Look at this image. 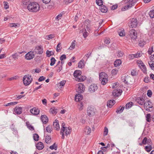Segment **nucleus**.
Wrapping results in <instances>:
<instances>
[{
	"mask_svg": "<svg viewBox=\"0 0 154 154\" xmlns=\"http://www.w3.org/2000/svg\"><path fill=\"white\" fill-rule=\"evenodd\" d=\"M27 8L30 11L35 12L39 10L40 6L36 2H30L27 6Z\"/></svg>",
	"mask_w": 154,
	"mask_h": 154,
	"instance_id": "f257e3e1",
	"label": "nucleus"
},
{
	"mask_svg": "<svg viewBox=\"0 0 154 154\" xmlns=\"http://www.w3.org/2000/svg\"><path fill=\"white\" fill-rule=\"evenodd\" d=\"M23 82L25 86L29 85L32 81V78L31 75L29 74L25 75L23 78Z\"/></svg>",
	"mask_w": 154,
	"mask_h": 154,
	"instance_id": "f03ea898",
	"label": "nucleus"
},
{
	"mask_svg": "<svg viewBox=\"0 0 154 154\" xmlns=\"http://www.w3.org/2000/svg\"><path fill=\"white\" fill-rule=\"evenodd\" d=\"M76 91L79 93H82L85 91V87L82 83H79L76 85Z\"/></svg>",
	"mask_w": 154,
	"mask_h": 154,
	"instance_id": "7ed1b4c3",
	"label": "nucleus"
},
{
	"mask_svg": "<svg viewBox=\"0 0 154 154\" xmlns=\"http://www.w3.org/2000/svg\"><path fill=\"white\" fill-rule=\"evenodd\" d=\"M134 0H128L127 2L128 4L127 5L124 6V8H122V10L124 11L128 9V8L131 7L133 4L135 3Z\"/></svg>",
	"mask_w": 154,
	"mask_h": 154,
	"instance_id": "20e7f679",
	"label": "nucleus"
},
{
	"mask_svg": "<svg viewBox=\"0 0 154 154\" xmlns=\"http://www.w3.org/2000/svg\"><path fill=\"white\" fill-rule=\"evenodd\" d=\"M129 35L131 38L133 40H135L137 37V32L134 29L130 30L129 32Z\"/></svg>",
	"mask_w": 154,
	"mask_h": 154,
	"instance_id": "39448f33",
	"label": "nucleus"
},
{
	"mask_svg": "<svg viewBox=\"0 0 154 154\" xmlns=\"http://www.w3.org/2000/svg\"><path fill=\"white\" fill-rule=\"evenodd\" d=\"M137 20L136 18H133L130 20L129 25L132 28L135 27L137 25Z\"/></svg>",
	"mask_w": 154,
	"mask_h": 154,
	"instance_id": "423d86ee",
	"label": "nucleus"
},
{
	"mask_svg": "<svg viewBox=\"0 0 154 154\" xmlns=\"http://www.w3.org/2000/svg\"><path fill=\"white\" fill-rule=\"evenodd\" d=\"M151 102L149 100L146 101L144 104V107L146 110L148 111H150V108H152V106L151 105Z\"/></svg>",
	"mask_w": 154,
	"mask_h": 154,
	"instance_id": "0eeeda50",
	"label": "nucleus"
},
{
	"mask_svg": "<svg viewBox=\"0 0 154 154\" xmlns=\"http://www.w3.org/2000/svg\"><path fill=\"white\" fill-rule=\"evenodd\" d=\"M87 113L88 115L90 116L94 115L95 114L94 108L91 106H89L87 109Z\"/></svg>",
	"mask_w": 154,
	"mask_h": 154,
	"instance_id": "6e6552de",
	"label": "nucleus"
},
{
	"mask_svg": "<svg viewBox=\"0 0 154 154\" xmlns=\"http://www.w3.org/2000/svg\"><path fill=\"white\" fill-rule=\"evenodd\" d=\"M34 57L33 51H30L26 54L25 56V58L27 60H30Z\"/></svg>",
	"mask_w": 154,
	"mask_h": 154,
	"instance_id": "1a4fd4ad",
	"label": "nucleus"
},
{
	"mask_svg": "<svg viewBox=\"0 0 154 154\" xmlns=\"http://www.w3.org/2000/svg\"><path fill=\"white\" fill-rule=\"evenodd\" d=\"M97 88V86L96 84H92L89 87L88 89L89 92L92 93L94 92Z\"/></svg>",
	"mask_w": 154,
	"mask_h": 154,
	"instance_id": "9d476101",
	"label": "nucleus"
},
{
	"mask_svg": "<svg viewBox=\"0 0 154 154\" xmlns=\"http://www.w3.org/2000/svg\"><path fill=\"white\" fill-rule=\"evenodd\" d=\"M34 51L36 54H41L43 52V49L41 46H37L35 48Z\"/></svg>",
	"mask_w": 154,
	"mask_h": 154,
	"instance_id": "9b49d317",
	"label": "nucleus"
},
{
	"mask_svg": "<svg viewBox=\"0 0 154 154\" xmlns=\"http://www.w3.org/2000/svg\"><path fill=\"white\" fill-rule=\"evenodd\" d=\"M122 91L121 90L119 89L118 88L115 89L112 92L113 95L115 97H118L121 94Z\"/></svg>",
	"mask_w": 154,
	"mask_h": 154,
	"instance_id": "f8f14e48",
	"label": "nucleus"
},
{
	"mask_svg": "<svg viewBox=\"0 0 154 154\" xmlns=\"http://www.w3.org/2000/svg\"><path fill=\"white\" fill-rule=\"evenodd\" d=\"M71 130L69 127H66L64 129H61L60 133H64V132L66 135H68L70 134Z\"/></svg>",
	"mask_w": 154,
	"mask_h": 154,
	"instance_id": "ddd939ff",
	"label": "nucleus"
},
{
	"mask_svg": "<svg viewBox=\"0 0 154 154\" xmlns=\"http://www.w3.org/2000/svg\"><path fill=\"white\" fill-rule=\"evenodd\" d=\"M135 100L137 103L141 105H143L144 103L145 100L143 97H138Z\"/></svg>",
	"mask_w": 154,
	"mask_h": 154,
	"instance_id": "4468645a",
	"label": "nucleus"
},
{
	"mask_svg": "<svg viewBox=\"0 0 154 154\" xmlns=\"http://www.w3.org/2000/svg\"><path fill=\"white\" fill-rule=\"evenodd\" d=\"M30 112L34 115H37L39 113V110L38 108L34 107L30 109Z\"/></svg>",
	"mask_w": 154,
	"mask_h": 154,
	"instance_id": "2eb2a0df",
	"label": "nucleus"
},
{
	"mask_svg": "<svg viewBox=\"0 0 154 154\" xmlns=\"http://www.w3.org/2000/svg\"><path fill=\"white\" fill-rule=\"evenodd\" d=\"M14 111L17 114H20L22 112V108L19 106H17L15 108Z\"/></svg>",
	"mask_w": 154,
	"mask_h": 154,
	"instance_id": "dca6fc26",
	"label": "nucleus"
},
{
	"mask_svg": "<svg viewBox=\"0 0 154 154\" xmlns=\"http://www.w3.org/2000/svg\"><path fill=\"white\" fill-rule=\"evenodd\" d=\"M82 94H78L75 95V100L76 102H78L82 100Z\"/></svg>",
	"mask_w": 154,
	"mask_h": 154,
	"instance_id": "f3484780",
	"label": "nucleus"
},
{
	"mask_svg": "<svg viewBox=\"0 0 154 154\" xmlns=\"http://www.w3.org/2000/svg\"><path fill=\"white\" fill-rule=\"evenodd\" d=\"M53 126L54 128L57 130H59L60 126L58 121L56 120L55 122H53Z\"/></svg>",
	"mask_w": 154,
	"mask_h": 154,
	"instance_id": "a211bd4d",
	"label": "nucleus"
},
{
	"mask_svg": "<svg viewBox=\"0 0 154 154\" xmlns=\"http://www.w3.org/2000/svg\"><path fill=\"white\" fill-rule=\"evenodd\" d=\"M41 119L44 123L46 124L48 122V118L45 115H42L41 117Z\"/></svg>",
	"mask_w": 154,
	"mask_h": 154,
	"instance_id": "6ab92c4d",
	"label": "nucleus"
},
{
	"mask_svg": "<svg viewBox=\"0 0 154 154\" xmlns=\"http://www.w3.org/2000/svg\"><path fill=\"white\" fill-rule=\"evenodd\" d=\"M82 72L79 70H75L74 73L73 75L75 77L76 79L78 77L81 75Z\"/></svg>",
	"mask_w": 154,
	"mask_h": 154,
	"instance_id": "aec40b11",
	"label": "nucleus"
},
{
	"mask_svg": "<svg viewBox=\"0 0 154 154\" xmlns=\"http://www.w3.org/2000/svg\"><path fill=\"white\" fill-rule=\"evenodd\" d=\"M141 63V65H138L140 67V68L143 71V72L144 73H146V67L144 65L143 63Z\"/></svg>",
	"mask_w": 154,
	"mask_h": 154,
	"instance_id": "412c9836",
	"label": "nucleus"
},
{
	"mask_svg": "<svg viewBox=\"0 0 154 154\" xmlns=\"http://www.w3.org/2000/svg\"><path fill=\"white\" fill-rule=\"evenodd\" d=\"M115 101L114 100H110L108 102L107 106L108 107L111 108L115 104Z\"/></svg>",
	"mask_w": 154,
	"mask_h": 154,
	"instance_id": "4be33fe9",
	"label": "nucleus"
},
{
	"mask_svg": "<svg viewBox=\"0 0 154 154\" xmlns=\"http://www.w3.org/2000/svg\"><path fill=\"white\" fill-rule=\"evenodd\" d=\"M79 77H78L75 79L76 81L79 82L83 81L86 78L85 76L81 75L79 76Z\"/></svg>",
	"mask_w": 154,
	"mask_h": 154,
	"instance_id": "5701e85b",
	"label": "nucleus"
},
{
	"mask_svg": "<svg viewBox=\"0 0 154 154\" xmlns=\"http://www.w3.org/2000/svg\"><path fill=\"white\" fill-rule=\"evenodd\" d=\"M85 66V60L82 59L79 61L78 63V67L79 68H82Z\"/></svg>",
	"mask_w": 154,
	"mask_h": 154,
	"instance_id": "b1692460",
	"label": "nucleus"
},
{
	"mask_svg": "<svg viewBox=\"0 0 154 154\" xmlns=\"http://www.w3.org/2000/svg\"><path fill=\"white\" fill-rule=\"evenodd\" d=\"M36 147L38 149L41 150L43 148L44 146L42 143L39 142L37 144Z\"/></svg>",
	"mask_w": 154,
	"mask_h": 154,
	"instance_id": "393cba45",
	"label": "nucleus"
},
{
	"mask_svg": "<svg viewBox=\"0 0 154 154\" xmlns=\"http://www.w3.org/2000/svg\"><path fill=\"white\" fill-rule=\"evenodd\" d=\"M104 78H108L107 74L105 72H102L100 73L99 74V79H102Z\"/></svg>",
	"mask_w": 154,
	"mask_h": 154,
	"instance_id": "a878e982",
	"label": "nucleus"
},
{
	"mask_svg": "<svg viewBox=\"0 0 154 154\" xmlns=\"http://www.w3.org/2000/svg\"><path fill=\"white\" fill-rule=\"evenodd\" d=\"M108 78H104L102 79H99L100 80L102 84L103 85H106L108 82Z\"/></svg>",
	"mask_w": 154,
	"mask_h": 154,
	"instance_id": "bb28decb",
	"label": "nucleus"
},
{
	"mask_svg": "<svg viewBox=\"0 0 154 154\" xmlns=\"http://www.w3.org/2000/svg\"><path fill=\"white\" fill-rule=\"evenodd\" d=\"M23 52H21L15 53L12 55V57L14 59H17L18 58V57L19 56V55Z\"/></svg>",
	"mask_w": 154,
	"mask_h": 154,
	"instance_id": "cd10ccee",
	"label": "nucleus"
},
{
	"mask_svg": "<svg viewBox=\"0 0 154 154\" xmlns=\"http://www.w3.org/2000/svg\"><path fill=\"white\" fill-rule=\"evenodd\" d=\"M100 10L103 13H106L107 12L108 9L105 6L103 5L101 7Z\"/></svg>",
	"mask_w": 154,
	"mask_h": 154,
	"instance_id": "c85d7f7f",
	"label": "nucleus"
},
{
	"mask_svg": "<svg viewBox=\"0 0 154 154\" xmlns=\"http://www.w3.org/2000/svg\"><path fill=\"white\" fill-rule=\"evenodd\" d=\"M121 61L119 59L116 60L114 62V65L115 67L119 66L121 63Z\"/></svg>",
	"mask_w": 154,
	"mask_h": 154,
	"instance_id": "c756f323",
	"label": "nucleus"
},
{
	"mask_svg": "<svg viewBox=\"0 0 154 154\" xmlns=\"http://www.w3.org/2000/svg\"><path fill=\"white\" fill-rule=\"evenodd\" d=\"M57 108L55 107H53L50 109V112L53 114H56L57 113Z\"/></svg>",
	"mask_w": 154,
	"mask_h": 154,
	"instance_id": "7c9ffc66",
	"label": "nucleus"
},
{
	"mask_svg": "<svg viewBox=\"0 0 154 154\" xmlns=\"http://www.w3.org/2000/svg\"><path fill=\"white\" fill-rule=\"evenodd\" d=\"M46 54L47 57H50L54 54V52L52 51L47 50L46 51Z\"/></svg>",
	"mask_w": 154,
	"mask_h": 154,
	"instance_id": "2f4dec72",
	"label": "nucleus"
},
{
	"mask_svg": "<svg viewBox=\"0 0 154 154\" xmlns=\"http://www.w3.org/2000/svg\"><path fill=\"white\" fill-rule=\"evenodd\" d=\"M91 52H89L88 54H86L83 57L84 60H86V61L91 56Z\"/></svg>",
	"mask_w": 154,
	"mask_h": 154,
	"instance_id": "473e14b6",
	"label": "nucleus"
},
{
	"mask_svg": "<svg viewBox=\"0 0 154 154\" xmlns=\"http://www.w3.org/2000/svg\"><path fill=\"white\" fill-rule=\"evenodd\" d=\"M145 149L148 152H149L152 149L151 146H146L145 147Z\"/></svg>",
	"mask_w": 154,
	"mask_h": 154,
	"instance_id": "72a5a7b5",
	"label": "nucleus"
},
{
	"mask_svg": "<svg viewBox=\"0 0 154 154\" xmlns=\"http://www.w3.org/2000/svg\"><path fill=\"white\" fill-rule=\"evenodd\" d=\"M75 41L74 40L71 43V45L69 48V49L70 50H72L75 48Z\"/></svg>",
	"mask_w": 154,
	"mask_h": 154,
	"instance_id": "f704fd0d",
	"label": "nucleus"
},
{
	"mask_svg": "<svg viewBox=\"0 0 154 154\" xmlns=\"http://www.w3.org/2000/svg\"><path fill=\"white\" fill-rule=\"evenodd\" d=\"M85 132L87 133L88 134H89L91 133V128L88 126L86 127L85 129Z\"/></svg>",
	"mask_w": 154,
	"mask_h": 154,
	"instance_id": "c9c22d12",
	"label": "nucleus"
},
{
	"mask_svg": "<svg viewBox=\"0 0 154 154\" xmlns=\"http://www.w3.org/2000/svg\"><path fill=\"white\" fill-rule=\"evenodd\" d=\"M51 137L49 136H46L45 138V142L47 143H51Z\"/></svg>",
	"mask_w": 154,
	"mask_h": 154,
	"instance_id": "e433bc0d",
	"label": "nucleus"
},
{
	"mask_svg": "<svg viewBox=\"0 0 154 154\" xmlns=\"http://www.w3.org/2000/svg\"><path fill=\"white\" fill-rule=\"evenodd\" d=\"M61 46V44L60 42L58 44L57 47L56 51L57 52H59L61 50L62 48Z\"/></svg>",
	"mask_w": 154,
	"mask_h": 154,
	"instance_id": "4c0bfd02",
	"label": "nucleus"
},
{
	"mask_svg": "<svg viewBox=\"0 0 154 154\" xmlns=\"http://www.w3.org/2000/svg\"><path fill=\"white\" fill-rule=\"evenodd\" d=\"M124 107H122L121 108L120 107L118 108L117 110L116 111V112L117 113H121L124 110Z\"/></svg>",
	"mask_w": 154,
	"mask_h": 154,
	"instance_id": "58836bf2",
	"label": "nucleus"
},
{
	"mask_svg": "<svg viewBox=\"0 0 154 154\" xmlns=\"http://www.w3.org/2000/svg\"><path fill=\"white\" fill-rule=\"evenodd\" d=\"M26 125L27 127L31 130H33L34 129L33 127L29 123L27 122H26Z\"/></svg>",
	"mask_w": 154,
	"mask_h": 154,
	"instance_id": "ea45409f",
	"label": "nucleus"
},
{
	"mask_svg": "<svg viewBox=\"0 0 154 154\" xmlns=\"http://www.w3.org/2000/svg\"><path fill=\"white\" fill-rule=\"evenodd\" d=\"M56 61V60L54 57H52L51 59V63L50 65L51 66H52L55 63Z\"/></svg>",
	"mask_w": 154,
	"mask_h": 154,
	"instance_id": "a19ab883",
	"label": "nucleus"
},
{
	"mask_svg": "<svg viewBox=\"0 0 154 154\" xmlns=\"http://www.w3.org/2000/svg\"><path fill=\"white\" fill-rule=\"evenodd\" d=\"M149 16L151 18L154 17V10H152L150 11L149 13Z\"/></svg>",
	"mask_w": 154,
	"mask_h": 154,
	"instance_id": "79ce46f5",
	"label": "nucleus"
},
{
	"mask_svg": "<svg viewBox=\"0 0 154 154\" xmlns=\"http://www.w3.org/2000/svg\"><path fill=\"white\" fill-rule=\"evenodd\" d=\"M33 138L35 140L38 141L39 140V137L38 134H35L33 135Z\"/></svg>",
	"mask_w": 154,
	"mask_h": 154,
	"instance_id": "37998d69",
	"label": "nucleus"
},
{
	"mask_svg": "<svg viewBox=\"0 0 154 154\" xmlns=\"http://www.w3.org/2000/svg\"><path fill=\"white\" fill-rule=\"evenodd\" d=\"M133 105V103L132 102H130L128 103L125 105V107L126 109L129 108Z\"/></svg>",
	"mask_w": 154,
	"mask_h": 154,
	"instance_id": "c03bdc74",
	"label": "nucleus"
},
{
	"mask_svg": "<svg viewBox=\"0 0 154 154\" xmlns=\"http://www.w3.org/2000/svg\"><path fill=\"white\" fill-rule=\"evenodd\" d=\"M83 103L82 102H81L78 105L79 109L80 110H82L83 109Z\"/></svg>",
	"mask_w": 154,
	"mask_h": 154,
	"instance_id": "a18cd8bd",
	"label": "nucleus"
},
{
	"mask_svg": "<svg viewBox=\"0 0 154 154\" xmlns=\"http://www.w3.org/2000/svg\"><path fill=\"white\" fill-rule=\"evenodd\" d=\"M134 57L136 58H138L141 57L142 55L141 52H137L136 54H134Z\"/></svg>",
	"mask_w": 154,
	"mask_h": 154,
	"instance_id": "49530a36",
	"label": "nucleus"
},
{
	"mask_svg": "<svg viewBox=\"0 0 154 154\" xmlns=\"http://www.w3.org/2000/svg\"><path fill=\"white\" fill-rule=\"evenodd\" d=\"M54 37L53 34H51L48 35H47L45 37V39L47 40H49L50 39L53 38Z\"/></svg>",
	"mask_w": 154,
	"mask_h": 154,
	"instance_id": "de8ad7c7",
	"label": "nucleus"
},
{
	"mask_svg": "<svg viewBox=\"0 0 154 154\" xmlns=\"http://www.w3.org/2000/svg\"><path fill=\"white\" fill-rule=\"evenodd\" d=\"M49 148L51 149H55L56 150L57 149V146L55 143H54L53 145L50 146Z\"/></svg>",
	"mask_w": 154,
	"mask_h": 154,
	"instance_id": "09e8293b",
	"label": "nucleus"
},
{
	"mask_svg": "<svg viewBox=\"0 0 154 154\" xmlns=\"http://www.w3.org/2000/svg\"><path fill=\"white\" fill-rule=\"evenodd\" d=\"M18 102H11L6 104L5 106H8L10 105H14L17 104Z\"/></svg>",
	"mask_w": 154,
	"mask_h": 154,
	"instance_id": "8fccbe9b",
	"label": "nucleus"
},
{
	"mask_svg": "<svg viewBox=\"0 0 154 154\" xmlns=\"http://www.w3.org/2000/svg\"><path fill=\"white\" fill-rule=\"evenodd\" d=\"M151 115L150 114H147L146 116V121L149 122L151 121Z\"/></svg>",
	"mask_w": 154,
	"mask_h": 154,
	"instance_id": "3c124183",
	"label": "nucleus"
},
{
	"mask_svg": "<svg viewBox=\"0 0 154 154\" xmlns=\"http://www.w3.org/2000/svg\"><path fill=\"white\" fill-rule=\"evenodd\" d=\"M96 3L99 6H101L103 5V2L102 0H96Z\"/></svg>",
	"mask_w": 154,
	"mask_h": 154,
	"instance_id": "603ef678",
	"label": "nucleus"
},
{
	"mask_svg": "<svg viewBox=\"0 0 154 154\" xmlns=\"http://www.w3.org/2000/svg\"><path fill=\"white\" fill-rule=\"evenodd\" d=\"M119 35L121 36H123L125 35V33L124 30H121L119 32Z\"/></svg>",
	"mask_w": 154,
	"mask_h": 154,
	"instance_id": "864d4df0",
	"label": "nucleus"
},
{
	"mask_svg": "<svg viewBox=\"0 0 154 154\" xmlns=\"http://www.w3.org/2000/svg\"><path fill=\"white\" fill-rule=\"evenodd\" d=\"M118 72V70L117 69H113L112 71V75L117 74Z\"/></svg>",
	"mask_w": 154,
	"mask_h": 154,
	"instance_id": "5fc2aeb1",
	"label": "nucleus"
},
{
	"mask_svg": "<svg viewBox=\"0 0 154 154\" xmlns=\"http://www.w3.org/2000/svg\"><path fill=\"white\" fill-rule=\"evenodd\" d=\"M123 54H124L122 51H119L118 52L117 56L118 57H122Z\"/></svg>",
	"mask_w": 154,
	"mask_h": 154,
	"instance_id": "6e6d98bb",
	"label": "nucleus"
},
{
	"mask_svg": "<svg viewBox=\"0 0 154 154\" xmlns=\"http://www.w3.org/2000/svg\"><path fill=\"white\" fill-rule=\"evenodd\" d=\"M9 26L10 27H18V24L17 23H11L9 24Z\"/></svg>",
	"mask_w": 154,
	"mask_h": 154,
	"instance_id": "4d7b16f0",
	"label": "nucleus"
},
{
	"mask_svg": "<svg viewBox=\"0 0 154 154\" xmlns=\"http://www.w3.org/2000/svg\"><path fill=\"white\" fill-rule=\"evenodd\" d=\"M29 0H22V3L23 5H26L28 4Z\"/></svg>",
	"mask_w": 154,
	"mask_h": 154,
	"instance_id": "13d9d810",
	"label": "nucleus"
},
{
	"mask_svg": "<svg viewBox=\"0 0 154 154\" xmlns=\"http://www.w3.org/2000/svg\"><path fill=\"white\" fill-rule=\"evenodd\" d=\"M57 67V72H59L60 71L62 70V67L61 65H59L57 66H56Z\"/></svg>",
	"mask_w": 154,
	"mask_h": 154,
	"instance_id": "bf43d9fd",
	"label": "nucleus"
},
{
	"mask_svg": "<svg viewBox=\"0 0 154 154\" xmlns=\"http://www.w3.org/2000/svg\"><path fill=\"white\" fill-rule=\"evenodd\" d=\"M66 82V81L65 80H63L60 82L59 83L60 85L59 87H60L61 86H63L64 85Z\"/></svg>",
	"mask_w": 154,
	"mask_h": 154,
	"instance_id": "052dcab7",
	"label": "nucleus"
},
{
	"mask_svg": "<svg viewBox=\"0 0 154 154\" xmlns=\"http://www.w3.org/2000/svg\"><path fill=\"white\" fill-rule=\"evenodd\" d=\"M104 131L103 133V135L105 136L108 133V129L107 128L105 127L104 128Z\"/></svg>",
	"mask_w": 154,
	"mask_h": 154,
	"instance_id": "680f3d73",
	"label": "nucleus"
},
{
	"mask_svg": "<svg viewBox=\"0 0 154 154\" xmlns=\"http://www.w3.org/2000/svg\"><path fill=\"white\" fill-rule=\"evenodd\" d=\"M4 7L5 9H7L9 7L8 3L6 2H3Z\"/></svg>",
	"mask_w": 154,
	"mask_h": 154,
	"instance_id": "e2e57ef3",
	"label": "nucleus"
},
{
	"mask_svg": "<svg viewBox=\"0 0 154 154\" xmlns=\"http://www.w3.org/2000/svg\"><path fill=\"white\" fill-rule=\"evenodd\" d=\"M152 93L151 90H149L147 91V95L149 97H151L152 95Z\"/></svg>",
	"mask_w": 154,
	"mask_h": 154,
	"instance_id": "0e129e2a",
	"label": "nucleus"
},
{
	"mask_svg": "<svg viewBox=\"0 0 154 154\" xmlns=\"http://www.w3.org/2000/svg\"><path fill=\"white\" fill-rule=\"evenodd\" d=\"M153 47L149 48L148 51V53L149 54H151L152 53L153 51Z\"/></svg>",
	"mask_w": 154,
	"mask_h": 154,
	"instance_id": "69168bd1",
	"label": "nucleus"
},
{
	"mask_svg": "<svg viewBox=\"0 0 154 154\" xmlns=\"http://www.w3.org/2000/svg\"><path fill=\"white\" fill-rule=\"evenodd\" d=\"M62 16V14H58L56 17V20H58L61 19V17Z\"/></svg>",
	"mask_w": 154,
	"mask_h": 154,
	"instance_id": "338daca9",
	"label": "nucleus"
},
{
	"mask_svg": "<svg viewBox=\"0 0 154 154\" xmlns=\"http://www.w3.org/2000/svg\"><path fill=\"white\" fill-rule=\"evenodd\" d=\"M131 74L132 76H135L137 75V72L135 70H133L131 72Z\"/></svg>",
	"mask_w": 154,
	"mask_h": 154,
	"instance_id": "774afa93",
	"label": "nucleus"
}]
</instances>
